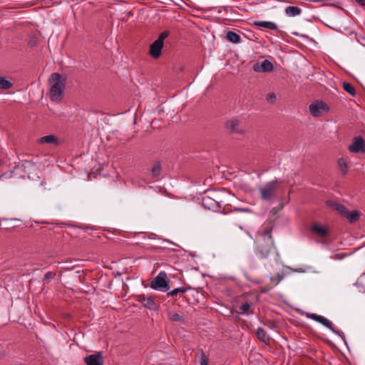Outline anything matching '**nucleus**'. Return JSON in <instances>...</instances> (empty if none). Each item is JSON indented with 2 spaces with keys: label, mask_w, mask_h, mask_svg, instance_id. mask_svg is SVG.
<instances>
[{
  "label": "nucleus",
  "mask_w": 365,
  "mask_h": 365,
  "mask_svg": "<svg viewBox=\"0 0 365 365\" xmlns=\"http://www.w3.org/2000/svg\"><path fill=\"white\" fill-rule=\"evenodd\" d=\"M255 242L256 253L262 259H267L276 250L272 235V227H267L264 230L259 232Z\"/></svg>",
  "instance_id": "nucleus-1"
},
{
  "label": "nucleus",
  "mask_w": 365,
  "mask_h": 365,
  "mask_svg": "<svg viewBox=\"0 0 365 365\" xmlns=\"http://www.w3.org/2000/svg\"><path fill=\"white\" fill-rule=\"evenodd\" d=\"M48 82L50 84L49 96L52 101L60 102L66 88V78L58 73L51 75Z\"/></svg>",
  "instance_id": "nucleus-2"
},
{
  "label": "nucleus",
  "mask_w": 365,
  "mask_h": 365,
  "mask_svg": "<svg viewBox=\"0 0 365 365\" xmlns=\"http://www.w3.org/2000/svg\"><path fill=\"white\" fill-rule=\"evenodd\" d=\"M279 182L274 180L259 187L260 199L265 202H273L277 197Z\"/></svg>",
  "instance_id": "nucleus-3"
},
{
  "label": "nucleus",
  "mask_w": 365,
  "mask_h": 365,
  "mask_svg": "<svg viewBox=\"0 0 365 365\" xmlns=\"http://www.w3.org/2000/svg\"><path fill=\"white\" fill-rule=\"evenodd\" d=\"M168 276L162 271L151 281L150 287L155 290L165 292L169 289Z\"/></svg>",
  "instance_id": "nucleus-4"
},
{
  "label": "nucleus",
  "mask_w": 365,
  "mask_h": 365,
  "mask_svg": "<svg viewBox=\"0 0 365 365\" xmlns=\"http://www.w3.org/2000/svg\"><path fill=\"white\" fill-rule=\"evenodd\" d=\"M309 110L313 117L317 118L329 112V107L323 101L316 100L309 106Z\"/></svg>",
  "instance_id": "nucleus-5"
},
{
  "label": "nucleus",
  "mask_w": 365,
  "mask_h": 365,
  "mask_svg": "<svg viewBox=\"0 0 365 365\" xmlns=\"http://www.w3.org/2000/svg\"><path fill=\"white\" fill-rule=\"evenodd\" d=\"M306 316L307 318L312 319L323 324L325 327H327V329L331 330L334 334H338L340 336H344V334L338 330H336L334 328L332 323L329 319L325 318L324 317L318 315L314 313H307Z\"/></svg>",
  "instance_id": "nucleus-6"
},
{
  "label": "nucleus",
  "mask_w": 365,
  "mask_h": 365,
  "mask_svg": "<svg viewBox=\"0 0 365 365\" xmlns=\"http://www.w3.org/2000/svg\"><path fill=\"white\" fill-rule=\"evenodd\" d=\"M226 130L230 133L242 134L245 132L241 122L237 118H232L226 122Z\"/></svg>",
  "instance_id": "nucleus-7"
},
{
  "label": "nucleus",
  "mask_w": 365,
  "mask_h": 365,
  "mask_svg": "<svg viewBox=\"0 0 365 365\" xmlns=\"http://www.w3.org/2000/svg\"><path fill=\"white\" fill-rule=\"evenodd\" d=\"M349 150L351 153H364L365 152V142L361 137L354 138L352 143L349 146Z\"/></svg>",
  "instance_id": "nucleus-8"
},
{
  "label": "nucleus",
  "mask_w": 365,
  "mask_h": 365,
  "mask_svg": "<svg viewBox=\"0 0 365 365\" xmlns=\"http://www.w3.org/2000/svg\"><path fill=\"white\" fill-rule=\"evenodd\" d=\"M84 362L86 365H103L104 361L101 352H96L88 355L84 358Z\"/></svg>",
  "instance_id": "nucleus-9"
},
{
  "label": "nucleus",
  "mask_w": 365,
  "mask_h": 365,
  "mask_svg": "<svg viewBox=\"0 0 365 365\" xmlns=\"http://www.w3.org/2000/svg\"><path fill=\"white\" fill-rule=\"evenodd\" d=\"M138 302L150 310H155L158 307L153 297L150 295H139Z\"/></svg>",
  "instance_id": "nucleus-10"
},
{
  "label": "nucleus",
  "mask_w": 365,
  "mask_h": 365,
  "mask_svg": "<svg viewBox=\"0 0 365 365\" xmlns=\"http://www.w3.org/2000/svg\"><path fill=\"white\" fill-rule=\"evenodd\" d=\"M253 70L257 72H269L273 70L272 63L268 60L257 63L253 66Z\"/></svg>",
  "instance_id": "nucleus-11"
},
{
  "label": "nucleus",
  "mask_w": 365,
  "mask_h": 365,
  "mask_svg": "<svg viewBox=\"0 0 365 365\" xmlns=\"http://www.w3.org/2000/svg\"><path fill=\"white\" fill-rule=\"evenodd\" d=\"M163 47V43L155 40L150 46V55L155 58H158L161 54Z\"/></svg>",
  "instance_id": "nucleus-12"
},
{
  "label": "nucleus",
  "mask_w": 365,
  "mask_h": 365,
  "mask_svg": "<svg viewBox=\"0 0 365 365\" xmlns=\"http://www.w3.org/2000/svg\"><path fill=\"white\" fill-rule=\"evenodd\" d=\"M327 205L332 209L336 210L344 217L348 210L344 205L334 200H327Z\"/></svg>",
  "instance_id": "nucleus-13"
},
{
  "label": "nucleus",
  "mask_w": 365,
  "mask_h": 365,
  "mask_svg": "<svg viewBox=\"0 0 365 365\" xmlns=\"http://www.w3.org/2000/svg\"><path fill=\"white\" fill-rule=\"evenodd\" d=\"M254 25L258 28H264L273 31L277 29V25L272 21H254Z\"/></svg>",
  "instance_id": "nucleus-14"
},
{
  "label": "nucleus",
  "mask_w": 365,
  "mask_h": 365,
  "mask_svg": "<svg viewBox=\"0 0 365 365\" xmlns=\"http://www.w3.org/2000/svg\"><path fill=\"white\" fill-rule=\"evenodd\" d=\"M360 217V212L357 210H352L349 212L347 210L346 213L344 215V217H346L348 221L351 223L356 222Z\"/></svg>",
  "instance_id": "nucleus-15"
},
{
  "label": "nucleus",
  "mask_w": 365,
  "mask_h": 365,
  "mask_svg": "<svg viewBox=\"0 0 365 365\" xmlns=\"http://www.w3.org/2000/svg\"><path fill=\"white\" fill-rule=\"evenodd\" d=\"M256 335L258 339L264 343H268L269 337L268 336L266 331L262 327H259L256 331Z\"/></svg>",
  "instance_id": "nucleus-16"
},
{
  "label": "nucleus",
  "mask_w": 365,
  "mask_h": 365,
  "mask_svg": "<svg viewBox=\"0 0 365 365\" xmlns=\"http://www.w3.org/2000/svg\"><path fill=\"white\" fill-rule=\"evenodd\" d=\"M312 231L320 237H325L327 235L328 230L324 226L318 225L314 224L312 225Z\"/></svg>",
  "instance_id": "nucleus-17"
},
{
  "label": "nucleus",
  "mask_w": 365,
  "mask_h": 365,
  "mask_svg": "<svg viewBox=\"0 0 365 365\" xmlns=\"http://www.w3.org/2000/svg\"><path fill=\"white\" fill-rule=\"evenodd\" d=\"M38 142L40 143L58 144V138L55 135H48L43 136L41 138H39Z\"/></svg>",
  "instance_id": "nucleus-18"
},
{
  "label": "nucleus",
  "mask_w": 365,
  "mask_h": 365,
  "mask_svg": "<svg viewBox=\"0 0 365 365\" xmlns=\"http://www.w3.org/2000/svg\"><path fill=\"white\" fill-rule=\"evenodd\" d=\"M301 9L297 6H289L285 9V14L289 16H296L301 14Z\"/></svg>",
  "instance_id": "nucleus-19"
},
{
  "label": "nucleus",
  "mask_w": 365,
  "mask_h": 365,
  "mask_svg": "<svg viewBox=\"0 0 365 365\" xmlns=\"http://www.w3.org/2000/svg\"><path fill=\"white\" fill-rule=\"evenodd\" d=\"M226 38L230 42H232L234 43H238L241 41L240 36L239 34H237V33L232 31H229L227 33Z\"/></svg>",
  "instance_id": "nucleus-20"
},
{
  "label": "nucleus",
  "mask_w": 365,
  "mask_h": 365,
  "mask_svg": "<svg viewBox=\"0 0 365 365\" xmlns=\"http://www.w3.org/2000/svg\"><path fill=\"white\" fill-rule=\"evenodd\" d=\"M161 173V165L159 162L155 163L153 165L152 169H151V173L152 176L154 178H158Z\"/></svg>",
  "instance_id": "nucleus-21"
},
{
  "label": "nucleus",
  "mask_w": 365,
  "mask_h": 365,
  "mask_svg": "<svg viewBox=\"0 0 365 365\" xmlns=\"http://www.w3.org/2000/svg\"><path fill=\"white\" fill-rule=\"evenodd\" d=\"M338 165L344 175L346 174L348 170L347 162L345 158H339L338 160Z\"/></svg>",
  "instance_id": "nucleus-22"
},
{
  "label": "nucleus",
  "mask_w": 365,
  "mask_h": 365,
  "mask_svg": "<svg viewBox=\"0 0 365 365\" xmlns=\"http://www.w3.org/2000/svg\"><path fill=\"white\" fill-rule=\"evenodd\" d=\"M12 83L5 78L0 76V88L2 90L9 89Z\"/></svg>",
  "instance_id": "nucleus-23"
},
{
  "label": "nucleus",
  "mask_w": 365,
  "mask_h": 365,
  "mask_svg": "<svg viewBox=\"0 0 365 365\" xmlns=\"http://www.w3.org/2000/svg\"><path fill=\"white\" fill-rule=\"evenodd\" d=\"M343 88L345 91H346L348 93L351 95L352 96H354L356 95V91L354 86L349 83H343Z\"/></svg>",
  "instance_id": "nucleus-24"
},
{
  "label": "nucleus",
  "mask_w": 365,
  "mask_h": 365,
  "mask_svg": "<svg viewBox=\"0 0 365 365\" xmlns=\"http://www.w3.org/2000/svg\"><path fill=\"white\" fill-rule=\"evenodd\" d=\"M169 319L173 322H182L183 317L176 312H170L168 314Z\"/></svg>",
  "instance_id": "nucleus-25"
},
{
  "label": "nucleus",
  "mask_w": 365,
  "mask_h": 365,
  "mask_svg": "<svg viewBox=\"0 0 365 365\" xmlns=\"http://www.w3.org/2000/svg\"><path fill=\"white\" fill-rule=\"evenodd\" d=\"M187 289L184 287H179V288H176V289H174L173 290L168 292V297H173V296H175L178 294H180V293H185L186 292Z\"/></svg>",
  "instance_id": "nucleus-26"
},
{
  "label": "nucleus",
  "mask_w": 365,
  "mask_h": 365,
  "mask_svg": "<svg viewBox=\"0 0 365 365\" xmlns=\"http://www.w3.org/2000/svg\"><path fill=\"white\" fill-rule=\"evenodd\" d=\"M250 308V304L248 302L243 303L240 306V310L241 314H248L247 312Z\"/></svg>",
  "instance_id": "nucleus-27"
},
{
  "label": "nucleus",
  "mask_w": 365,
  "mask_h": 365,
  "mask_svg": "<svg viewBox=\"0 0 365 365\" xmlns=\"http://www.w3.org/2000/svg\"><path fill=\"white\" fill-rule=\"evenodd\" d=\"M283 274H277V276L271 277L270 279L275 283V285H277L283 279Z\"/></svg>",
  "instance_id": "nucleus-28"
},
{
  "label": "nucleus",
  "mask_w": 365,
  "mask_h": 365,
  "mask_svg": "<svg viewBox=\"0 0 365 365\" xmlns=\"http://www.w3.org/2000/svg\"><path fill=\"white\" fill-rule=\"evenodd\" d=\"M169 36V31H165L160 34L156 41L163 43L164 40Z\"/></svg>",
  "instance_id": "nucleus-29"
},
{
  "label": "nucleus",
  "mask_w": 365,
  "mask_h": 365,
  "mask_svg": "<svg viewBox=\"0 0 365 365\" xmlns=\"http://www.w3.org/2000/svg\"><path fill=\"white\" fill-rule=\"evenodd\" d=\"M200 365H208V358L203 351H201Z\"/></svg>",
  "instance_id": "nucleus-30"
},
{
  "label": "nucleus",
  "mask_w": 365,
  "mask_h": 365,
  "mask_svg": "<svg viewBox=\"0 0 365 365\" xmlns=\"http://www.w3.org/2000/svg\"><path fill=\"white\" fill-rule=\"evenodd\" d=\"M276 96L274 93H268L266 100L269 103H274L275 101Z\"/></svg>",
  "instance_id": "nucleus-31"
},
{
  "label": "nucleus",
  "mask_w": 365,
  "mask_h": 365,
  "mask_svg": "<svg viewBox=\"0 0 365 365\" xmlns=\"http://www.w3.org/2000/svg\"><path fill=\"white\" fill-rule=\"evenodd\" d=\"M53 274H52L51 272H47V273L45 274V276H44V279H45L46 280H50L51 279H52V278H53Z\"/></svg>",
  "instance_id": "nucleus-32"
},
{
  "label": "nucleus",
  "mask_w": 365,
  "mask_h": 365,
  "mask_svg": "<svg viewBox=\"0 0 365 365\" xmlns=\"http://www.w3.org/2000/svg\"><path fill=\"white\" fill-rule=\"evenodd\" d=\"M356 1L361 6H365V0H356Z\"/></svg>",
  "instance_id": "nucleus-33"
},
{
  "label": "nucleus",
  "mask_w": 365,
  "mask_h": 365,
  "mask_svg": "<svg viewBox=\"0 0 365 365\" xmlns=\"http://www.w3.org/2000/svg\"><path fill=\"white\" fill-rule=\"evenodd\" d=\"M242 211H248L247 209H242Z\"/></svg>",
  "instance_id": "nucleus-34"
},
{
  "label": "nucleus",
  "mask_w": 365,
  "mask_h": 365,
  "mask_svg": "<svg viewBox=\"0 0 365 365\" xmlns=\"http://www.w3.org/2000/svg\"><path fill=\"white\" fill-rule=\"evenodd\" d=\"M4 175H0V178H2Z\"/></svg>",
  "instance_id": "nucleus-35"
}]
</instances>
